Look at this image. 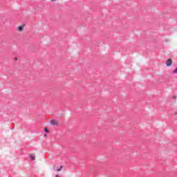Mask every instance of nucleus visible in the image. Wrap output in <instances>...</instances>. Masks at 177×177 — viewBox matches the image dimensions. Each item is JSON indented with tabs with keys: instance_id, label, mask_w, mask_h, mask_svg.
Returning a JSON list of instances; mask_svg holds the SVG:
<instances>
[{
	"instance_id": "f03ea898",
	"label": "nucleus",
	"mask_w": 177,
	"mask_h": 177,
	"mask_svg": "<svg viewBox=\"0 0 177 177\" xmlns=\"http://www.w3.org/2000/svg\"><path fill=\"white\" fill-rule=\"evenodd\" d=\"M51 125H59V123L57 122V120H50Z\"/></svg>"
},
{
	"instance_id": "39448f33",
	"label": "nucleus",
	"mask_w": 177,
	"mask_h": 177,
	"mask_svg": "<svg viewBox=\"0 0 177 177\" xmlns=\"http://www.w3.org/2000/svg\"><path fill=\"white\" fill-rule=\"evenodd\" d=\"M44 132H46V133H49V129H48V128H45Z\"/></svg>"
},
{
	"instance_id": "f8f14e48",
	"label": "nucleus",
	"mask_w": 177,
	"mask_h": 177,
	"mask_svg": "<svg viewBox=\"0 0 177 177\" xmlns=\"http://www.w3.org/2000/svg\"><path fill=\"white\" fill-rule=\"evenodd\" d=\"M44 136H46V134H44Z\"/></svg>"
},
{
	"instance_id": "9b49d317",
	"label": "nucleus",
	"mask_w": 177,
	"mask_h": 177,
	"mask_svg": "<svg viewBox=\"0 0 177 177\" xmlns=\"http://www.w3.org/2000/svg\"><path fill=\"white\" fill-rule=\"evenodd\" d=\"M15 60H17V57L15 58Z\"/></svg>"
},
{
	"instance_id": "423d86ee",
	"label": "nucleus",
	"mask_w": 177,
	"mask_h": 177,
	"mask_svg": "<svg viewBox=\"0 0 177 177\" xmlns=\"http://www.w3.org/2000/svg\"><path fill=\"white\" fill-rule=\"evenodd\" d=\"M62 168H63V166H60V167L57 169V171L59 172V171H62Z\"/></svg>"
},
{
	"instance_id": "20e7f679",
	"label": "nucleus",
	"mask_w": 177,
	"mask_h": 177,
	"mask_svg": "<svg viewBox=\"0 0 177 177\" xmlns=\"http://www.w3.org/2000/svg\"><path fill=\"white\" fill-rule=\"evenodd\" d=\"M23 30H24V26H20L18 27L19 31H23Z\"/></svg>"
},
{
	"instance_id": "6e6552de",
	"label": "nucleus",
	"mask_w": 177,
	"mask_h": 177,
	"mask_svg": "<svg viewBox=\"0 0 177 177\" xmlns=\"http://www.w3.org/2000/svg\"><path fill=\"white\" fill-rule=\"evenodd\" d=\"M55 177H59V175L57 174V175L55 176Z\"/></svg>"
},
{
	"instance_id": "f257e3e1",
	"label": "nucleus",
	"mask_w": 177,
	"mask_h": 177,
	"mask_svg": "<svg viewBox=\"0 0 177 177\" xmlns=\"http://www.w3.org/2000/svg\"><path fill=\"white\" fill-rule=\"evenodd\" d=\"M166 65L167 66V67L172 66V59H168L167 60Z\"/></svg>"
},
{
	"instance_id": "7ed1b4c3",
	"label": "nucleus",
	"mask_w": 177,
	"mask_h": 177,
	"mask_svg": "<svg viewBox=\"0 0 177 177\" xmlns=\"http://www.w3.org/2000/svg\"><path fill=\"white\" fill-rule=\"evenodd\" d=\"M30 160H35V155L34 153H31V154L30 155Z\"/></svg>"
},
{
	"instance_id": "0eeeda50",
	"label": "nucleus",
	"mask_w": 177,
	"mask_h": 177,
	"mask_svg": "<svg viewBox=\"0 0 177 177\" xmlns=\"http://www.w3.org/2000/svg\"><path fill=\"white\" fill-rule=\"evenodd\" d=\"M173 74H177V68L173 71Z\"/></svg>"
},
{
	"instance_id": "1a4fd4ad",
	"label": "nucleus",
	"mask_w": 177,
	"mask_h": 177,
	"mask_svg": "<svg viewBox=\"0 0 177 177\" xmlns=\"http://www.w3.org/2000/svg\"><path fill=\"white\" fill-rule=\"evenodd\" d=\"M52 1V2H55V1H56V0H51Z\"/></svg>"
},
{
	"instance_id": "9d476101",
	"label": "nucleus",
	"mask_w": 177,
	"mask_h": 177,
	"mask_svg": "<svg viewBox=\"0 0 177 177\" xmlns=\"http://www.w3.org/2000/svg\"><path fill=\"white\" fill-rule=\"evenodd\" d=\"M174 99H176V96H174Z\"/></svg>"
}]
</instances>
